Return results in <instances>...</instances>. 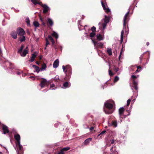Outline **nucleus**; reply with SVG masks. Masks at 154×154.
I'll return each instance as SVG.
<instances>
[{
  "label": "nucleus",
  "mask_w": 154,
  "mask_h": 154,
  "mask_svg": "<svg viewBox=\"0 0 154 154\" xmlns=\"http://www.w3.org/2000/svg\"><path fill=\"white\" fill-rule=\"evenodd\" d=\"M63 71L66 74V76L64 79L67 81L70 78L72 74V69L69 65H67L65 67L64 65L62 66Z\"/></svg>",
  "instance_id": "nucleus-1"
},
{
  "label": "nucleus",
  "mask_w": 154,
  "mask_h": 154,
  "mask_svg": "<svg viewBox=\"0 0 154 154\" xmlns=\"http://www.w3.org/2000/svg\"><path fill=\"white\" fill-rule=\"evenodd\" d=\"M105 106L106 108L104 109V111L107 114H110L113 113V104L108 102H106L105 103Z\"/></svg>",
  "instance_id": "nucleus-2"
},
{
  "label": "nucleus",
  "mask_w": 154,
  "mask_h": 154,
  "mask_svg": "<svg viewBox=\"0 0 154 154\" xmlns=\"http://www.w3.org/2000/svg\"><path fill=\"white\" fill-rule=\"evenodd\" d=\"M14 138L17 141L16 144L18 154H19V151L21 150L23 148L22 146L20 145V136L19 134H16L14 135Z\"/></svg>",
  "instance_id": "nucleus-3"
},
{
  "label": "nucleus",
  "mask_w": 154,
  "mask_h": 154,
  "mask_svg": "<svg viewBox=\"0 0 154 154\" xmlns=\"http://www.w3.org/2000/svg\"><path fill=\"white\" fill-rule=\"evenodd\" d=\"M95 47L97 49L98 48H102L103 46V44L102 43L98 42L97 41L94 40H92Z\"/></svg>",
  "instance_id": "nucleus-4"
},
{
  "label": "nucleus",
  "mask_w": 154,
  "mask_h": 154,
  "mask_svg": "<svg viewBox=\"0 0 154 154\" xmlns=\"http://www.w3.org/2000/svg\"><path fill=\"white\" fill-rule=\"evenodd\" d=\"M129 11H128V12L126 13L124 16V20H123V26L124 27H125L126 25L127 22L129 20Z\"/></svg>",
  "instance_id": "nucleus-5"
},
{
  "label": "nucleus",
  "mask_w": 154,
  "mask_h": 154,
  "mask_svg": "<svg viewBox=\"0 0 154 154\" xmlns=\"http://www.w3.org/2000/svg\"><path fill=\"white\" fill-rule=\"evenodd\" d=\"M102 6L105 11L108 13L110 11L109 9L108 8H106V6H107V5L106 2H103V1H101Z\"/></svg>",
  "instance_id": "nucleus-6"
},
{
  "label": "nucleus",
  "mask_w": 154,
  "mask_h": 154,
  "mask_svg": "<svg viewBox=\"0 0 154 154\" xmlns=\"http://www.w3.org/2000/svg\"><path fill=\"white\" fill-rule=\"evenodd\" d=\"M17 32L18 35L20 36H23L25 34V32L21 28L18 29L17 30Z\"/></svg>",
  "instance_id": "nucleus-7"
},
{
  "label": "nucleus",
  "mask_w": 154,
  "mask_h": 154,
  "mask_svg": "<svg viewBox=\"0 0 154 154\" xmlns=\"http://www.w3.org/2000/svg\"><path fill=\"white\" fill-rule=\"evenodd\" d=\"M70 149V147H67L63 148L57 153V154H64V152Z\"/></svg>",
  "instance_id": "nucleus-8"
},
{
  "label": "nucleus",
  "mask_w": 154,
  "mask_h": 154,
  "mask_svg": "<svg viewBox=\"0 0 154 154\" xmlns=\"http://www.w3.org/2000/svg\"><path fill=\"white\" fill-rule=\"evenodd\" d=\"M47 84V80L45 79H42V80L41 82V83L39 84L42 88L45 87Z\"/></svg>",
  "instance_id": "nucleus-9"
},
{
  "label": "nucleus",
  "mask_w": 154,
  "mask_h": 154,
  "mask_svg": "<svg viewBox=\"0 0 154 154\" xmlns=\"http://www.w3.org/2000/svg\"><path fill=\"white\" fill-rule=\"evenodd\" d=\"M92 138H88L85 140L84 142L82 144V146H85V145H88L90 143V142L91 141Z\"/></svg>",
  "instance_id": "nucleus-10"
},
{
  "label": "nucleus",
  "mask_w": 154,
  "mask_h": 154,
  "mask_svg": "<svg viewBox=\"0 0 154 154\" xmlns=\"http://www.w3.org/2000/svg\"><path fill=\"white\" fill-rule=\"evenodd\" d=\"M43 8V12L45 14L48 11V6L45 5L43 4L42 3L40 5Z\"/></svg>",
  "instance_id": "nucleus-11"
},
{
  "label": "nucleus",
  "mask_w": 154,
  "mask_h": 154,
  "mask_svg": "<svg viewBox=\"0 0 154 154\" xmlns=\"http://www.w3.org/2000/svg\"><path fill=\"white\" fill-rule=\"evenodd\" d=\"M37 54L38 53L36 52H35L33 54H32L31 57V59L29 60V61L31 62H33L34 60L35 57L37 56Z\"/></svg>",
  "instance_id": "nucleus-12"
},
{
  "label": "nucleus",
  "mask_w": 154,
  "mask_h": 154,
  "mask_svg": "<svg viewBox=\"0 0 154 154\" xmlns=\"http://www.w3.org/2000/svg\"><path fill=\"white\" fill-rule=\"evenodd\" d=\"M26 47V49H24L23 52H21L20 54V56L22 57H25L28 53V50Z\"/></svg>",
  "instance_id": "nucleus-13"
},
{
  "label": "nucleus",
  "mask_w": 154,
  "mask_h": 154,
  "mask_svg": "<svg viewBox=\"0 0 154 154\" xmlns=\"http://www.w3.org/2000/svg\"><path fill=\"white\" fill-rule=\"evenodd\" d=\"M49 40L51 41V42L52 46L54 48H56L55 41L53 38L50 35H49Z\"/></svg>",
  "instance_id": "nucleus-14"
},
{
  "label": "nucleus",
  "mask_w": 154,
  "mask_h": 154,
  "mask_svg": "<svg viewBox=\"0 0 154 154\" xmlns=\"http://www.w3.org/2000/svg\"><path fill=\"white\" fill-rule=\"evenodd\" d=\"M137 83L134 79L133 80L132 87L134 88L136 90H137Z\"/></svg>",
  "instance_id": "nucleus-15"
},
{
  "label": "nucleus",
  "mask_w": 154,
  "mask_h": 154,
  "mask_svg": "<svg viewBox=\"0 0 154 154\" xmlns=\"http://www.w3.org/2000/svg\"><path fill=\"white\" fill-rule=\"evenodd\" d=\"M59 61L58 59H57L54 62L53 64V67L54 68H57V67L59 65Z\"/></svg>",
  "instance_id": "nucleus-16"
},
{
  "label": "nucleus",
  "mask_w": 154,
  "mask_h": 154,
  "mask_svg": "<svg viewBox=\"0 0 154 154\" xmlns=\"http://www.w3.org/2000/svg\"><path fill=\"white\" fill-rule=\"evenodd\" d=\"M2 129L3 131L4 134H6L9 132L8 127L5 125L2 126Z\"/></svg>",
  "instance_id": "nucleus-17"
},
{
  "label": "nucleus",
  "mask_w": 154,
  "mask_h": 154,
  "mask_svg": "<svg viewBox=\"0 0 154 154\" xmlns=\"http://www.w3.org/2000/svg\"><path fill=\"white\" fill-rule=\"evenodd\" d=\"M64 80L66 81V82H64L63 84V87L65 88H68L70 86V83H69L68 82V81H69V79L68 80H66L64 79Z\"/></svg>",
  "instance_id": "nucleus-18"
},
{
  "label": "nucleus",
  "mask_w": 154,
  "mask_h": 154,
  "mask_svg": "<svg viewBox=\"0 0 154 154\" xmlns=\"http://www.w3.org/2000/svg\"><path fill=\"white\" fill-rule=\"evenodd\" d=\"M125 109L123 107L120 108L119 109V113L120 116L122 117V116H123V112L124 111Z\"/></svg>",
  "instance_id": "nucleus-19"
},
{
  "label": "nucleus",
  "mask_w": 154,
  "mask_h": 154,
  "mask_svg": "<svg viewBox=\"0 0 154 154\" xmlns=\"http://www.w3.org/2000/svg\"><path fill=\"white\" fill-rule=\"evenodd\" d=\"M97 40L101 41L103 39V37L100 34H97L96 35Z\"/></svg>",
  "instance_id": "nucleus-20"
},
{
  "label": "nucleus",
  "mask_w": 154,
  "mask_h": 154,
  "mask_svg": "<svg viewBox=\"0 0 154 154\" xmlns=\"http://www.w3.org/2000/svg\"><path fill=\"white\" fill-rule=\"evenodd\" d=\"M31 1L35 5L38 4L41 5L42 3L41 2H39L38 0H31Z\"/></svg>",
  "instance_id": "nucleus-21"
},
{
  "label": "nucleus",
  "mask_w": 154,
  "mask_h": 154,
  "mask_svg": "<svg viewBox=\"0 0 154 154\" xmlns=\"http://www.w3.org/2000/svg\"><path fill=\"white\" fill-rule=\"evenodd\" d=\"M124 32L123 30H122L121 32V39L120 41V43L122 44L123 41V35H124Z\"/></svg>",
  "instance_id": "nucleus-22"
},
{
  "label": "nucleus",
  "mask_w": 154,
  "mask_h": 154,
  "mask_svg": "<svg viewBox=\"0 0 154 154\" xmlns=\"http://www.w3.org/2000/svg\"><path fill=\"white\" fill-rule=\"evenodd\" d=\"M32 66L33 68H34L36 72L37 73H38L40 71V69L38 67L35 65H33Z\"/></svg>",
  "instance_id": "nucleus-23"
},
{
  "label": "nucleus",
  "mask_w": 154,
  "mask_h": 154,
  "mask_svg": "<svg viewBox=\"0 0 154 154\" xmlns=\"http://www.w3.org/2000/svg\"><path fill=\"white\" fill-rule=\"evenodd\" d=\"M54 24L53 21L51 19L49 18V29H51L49 26H52Z\"/></svg>",
  "instance_id": "nucleus-24"
},
{
  "label": "nucleus",
  "mask_w": 154,
  "mask_h": 154,
  "mask_svg": "<svg viewBox=\"0 0 154 154\" xmlns=\"http://www.w3.org/2000/svg\"><path fill=\"white\" fill-rule=\"evenodd\" d=\"M51 35L54 37L56 39L58 38V35L55 32L53 31V32L51 34Z\"/></svg>",
  "instance_id": "nucleus-25"
},
{
  "label": "nucleus",
  "mask_w": 154,
  "mask_h": 154,
  "mask_svg": "<svg viewBox=\"0 0 154 154\" xmlns=\"http://www.w3.org/2000/svg\"><path fill=\"white\" fill-rule=\"evenodd\" d=\"M12 37L14 39H16L17 38V34L15 32H12L11 34Z\"/></svg>",
  "instance_id": "nucleus-26"
},
{
  "label": "nucleus",
  "mask_w": 154,
  "mask_h": 154,
  "mask_svg": "<svg viewBox=\"0 0 154 154\" xmlns=\"http://www.w3.org/2000/svg\"><path fill=\"white\" fill-rule=\"evenodd\" d=\"M113 149L114 148L112 146L110 149V151L112 152V153H116V154H117V152L116 151V149L115 148L114 149Z\"/></svg>",
  "instance_id": "nucleus-27"
},
{
  "label": "nucleus",
  "mask_w": 154,
  "mask_h": 154,
  "mask_svg": "<svg viewBox=\"0 0 154 154\" xmlns=\"http://www.w3.org/2000/svg\"><path fill=\"white\" fill-rule=\"evenodd\" d=\"M104 22L108 23L109 21V17L107 16H105V18L104 19Z\"/></svg>",
  "instance_id": "nucleus-28"
},
{
  "label": "nucleus",
  "mask_w": 154,
  "mask_h": 154,
  "mask_svg": "<svg viewBox=\"0 0 154 154\" xmlns=\"http://www.w3.org/2000/svg\"><path fill=\"white\" fill-rule=\"evenodd\" d=\"M46 65L44 63L42 65V67L40 69V70L41 71H43V70H45L46 69Z\"/></svg>",
  "instance_id": "nucleus-29"
},
{
  "label": "nucleus",
  "mask_w": 154,
  "mask_h": 154,
  "mask_svg": "<svg viewBox=\"0 0 154 154\" xmlns=\"http://www.w3.org/2000/svg\"><path fill=\"white\" fill-rule=\"evenodd\" d=\"M21 37H20V41L22 42H23L25 40V37L24 36V35L23 36H21Z\"/></svg>",
  "instance_id": "nucleus-30"
},
{
  "label": "nucleus",
  "mask_w": 154,
  "mask_h": 154,
  "mask_svg": "<svg viewBox=\"0 0 154 154\" xmlns=\"http://www.w3.org/2000/svg\"><path fill=\"white\" fill-rule=\"evenodd\" d=\"M107 52L109 56L111 55L112 54V50L111 49L108 48L107 49Z\"/></svg>",
  "instance_id": "nucleus-31"
},
{
  "label": "nucleus",
  "mask_w": 154,
  "mask_h": 154,
  "mask_svg": "<svg viewBox=\"0 0 154 154\" xmlns=\"http://www.w3.org/2000/svg\"><path fill=\"white\" fill-rule=\"evenodd\" d=\"M24 48V46L23 45L21 46L20 48L18 50L17 52L18 53L20 54V53L22 52V51L23 50V48Z\"/></svg>",
  "instance_id": "nucleus-32"
},
{
  "label": "nucleus",
  "mask_w": 154,
  "mask_h": 154,
  "mask_svg": "<svg viewBox=\"0 0 154 154\" xmlns=\"http://www.w3.org/2000/svg\"><path fill=\"white\" fill-rule=\"evenodd\" d=\"M54 80L56 82H58L59 81H60V80L59 79V76L58 75H57L55 77L54 79Z\"/></svg>",
  "instance_id": "nucleus-33"
},
{
  "label": "nucleus",
  "mask_w": 154,
  "mask_h": 154,
  "mask_svg": "<svg viewBox=\"0 0 154 154\" xmlns=\"http://www.w3.org/2000/svg\"><path fill=\"white\" fill-rule=\"evenodd\" d=\"M106 132V130H104L100 134H98L97 136V138H99L100 136L103 135L105 134Z\"/></svg>",
  "instance_id": "nucleus-34"
},
{
  "label": "nucleus",
  "mask_w": 154,
  "mask_h": 154,
  "mask_svg": "<svg viewBox=\"0 0 154 154\" xmlns=\"http://www.w3.org/2000/svg\"><path fill=\"white\" fill-rule=\"evenodd\" d=\"M33 24L35 27H38L39 26V24L38 23L37 21H34L33 22Z\"/></svg>",
  "instance_id": "nucleus-35"
},
{
  "label": "nucleus",
  "mask_w": 154,
  "mask_h": 154,
  "mask_svg": "<svg viewBox=\"0 0 154 154\" xmlns=\"http://www.w3.org/2000/svg\"><path fill=\"white\" fill-rule=\"evenodd\" d=\"M107 23H106V22H104V23L102 24V26L103 27L102 29L103 30L105 28L106 26Z\"/></svg>",
  "instance_id": "nucleus-36"
},
{
  "label": "nucleus",
  "mask_w": 154,
  "mask_h": 154,
  "mask_svg": "<svg viewBox=\"0 0 154 154\" xmlns=\"http://www.w3.org/2000/svg\"><path fill=\"white\" fill-rule=\"evenodd\" d=\"M112 125L115 127L117 126V123L116 121H113L112 122Z\"/></svg>",
  "instance_id": "nucleus-37"
},
{
  "label": "nucleus",
  "mask_w": 154,
  "mask_h": 154,
  "mask_svg": "<svg viewBox=\"0 0 154 154\" xmlns=\"http://www.w3.org/2000/svg\"><path fill=\"white\" fill-rule=\"evenodd\" d=\"M95 35V33L94 32H92L90 34V36L91 37H93Z\"/></svg>",
  "instance_id": "nucleus-38"
},
{
  "label": "nucleus",
  "mask_w": 154,
  "mask_h": 154,
  "mask_svg": "<svg viewBox=\"0 0 154 154\" xmlns=\"http://www.w3.org/2000/svg\"><path fill=\"white\" fill-rule=\"evenodd\" d=\"M137 69L136 70V72H136V73H137V72H139L140 71V70H138L139 69H141V67L140 66H137Z\"/></svg>",
  "instance_id": "nucleus-39"
},
{
  "label": "nucleus",
  "mask_w": 154,
  "mask_h": 154,
  "mask_svg": "<svg viewBox=\"0 0 154 154\" xmlns=\"http://www.w3.org/2000/svg\"><path fill=\"white\" fill-rule=\"evenodd\" d=\"M119 80V78L117 76H116L115 77L114 82H117Z\"/></svg>",
  "instance_id": "nucleus-40"
},
{
  "label": "nucleus",
  "mask_w": 154,
  "mask_h": 154,
  "mask_svg": "<svg viewBox=\"0 0 154 154\" xmlns=\"http://www.w3.org/2000/svg\"><path fill=\"white\" fill-rule=\"evenodd\" d=\"M26 22L27 24L28 25H30V21L29 19L28 18H27L26 20Z\"/></svg>",
  "instance_id": "nucleus-41"
},
{
  "label": "nucleus",
  "mask_w": 154,
  "mask_h": 154,
  "mask_svg": "<svg viewBox=\"0 0 154 154\" xmlns=\"http://www.w3.org/2000/svg\"><path fill=\"white\" fill-rule=\"evenodd\" d=\"M131 100L130 99H129L127 101V106H129V104L130 103Z\"/></svg>",
  "instance_id": "nucleus-42"
},
{
  "label": "nucleus",
  "mask_w": 154,
  "mask_h": 154,
  "mask_svg": "<svg viewBox=\"0 0 154 154\" xmlns=\"http://www.w3.org/2000/svg\"><path fill=\"white\" fill-rule=\"evenodd\" d=\"M91 31H92V32H95L96 31V28H95V27H94V26H92L91 28Z\"/></svg>",
  "instance_id": "nucleus-43"
},
{
  "label": "nucleus",
  "mask_w": 154,
  "mask_h": 154,
  "mask_svg": "<svg viewBox=\"0 0 154 154\" xmlns=\"http://www.w3.org/2000/svg\"><path fill=\"white\" fill-rule=\"evenodd\" d=\"M109 74L110 76H113L114 74L110 69L109 70Z\"/></svg>",
  "instance_id": "nucleus-44"
},
{
  "label": "nucleus",
  "mask_w": 154,
  "mask_h": 154,
  "mask_svg": "<svg viewBox=\"0 0 154 154\" xmlns=\"http://www.w3.org/2000/svg\"><path fill=\"white\" fill-rule=\"evenodd\" d=\"M113 69L115 71V72H116L118 71L119 70V68H116V67L115 66H114Z\"/></svg>",
  "instance_id": "nucleus-45"
},
{
  "label": "nucleus",
  "mask_w": 154,
  "mask_h": 154,
  "mask_svg": "<svg viewBox=\"0 0 154 154\" xmlns=\"http://www.w3.org/2000/svg\"><path fill=\"white\" fill-rule=\"evenodd\" d=\"M144 55V54H143L140 56V62H142V59Z\"/></svg>",
  "instance_id": "nucleus-46"
},
{
  "label": "nucleus",
  "mask_w": 154,
  "mask_h": 154,
  "mask_svg": "<svg viewBox=\"0 0 154 154\" xmlns=\"http://www.w3.org/2000/svg\"><path fill=\"white\" fill-rule=\"evenodd\" d=\"M127 111L128 112V114H127V115H124V118H125L127 116H129L130 115V112L129 111V110H128Z\"/></svg>",
  "instance_id": "nucleus-47"
},
{
  "label": "nucleus",
  "mask_w": 154,
  "mask_h": 154,
  "mask_svg": "<svg viewBox=\"0 0 154 154\" xmlns=\"http://www.w3.org/2000/svg\"><path fill=\"white\" fill-rule=\"evenodd\" d=\"M111 144H113L115 142V140L114 139L110 140V141Z\"/></svg>",
  "instance_id": "nucleus-48"
},
{
  "label": "nucleus",
  "mask_w": 154,
  "mask_h": 154,
  "mask_svg": "<svg viewBox=\"0 0 154 154\" xmlns=\"http://www.w3.org/2000/svg\"><path fill=\"white\" fill-rule=\"evenodd\" d=\"M122 49L121 50V51L120 52L119 55V60L120 59L121 56L122 54Z\"/></svg>",
  "instance_id": "nucleus-49"
},
{
  "label": "nucleus",
  "mask_w": 154,
  "mask_h": 154,
  "mask_svg": "<svg viewBox=\"0 0 154 154\" xmlns=\"http://www.w3.org/2000/svg\"><path fill=\"white\" fill-rule=\"evenodd\" d=\"M45 39H46V47H47L48 44V39L47 38H45Z\"/></svg>",
  "instance_id": "nucleus-50"
},
{
  "label": "nucleus",
  "mask_w": 154,
  "mask_h": 154,
  "mask_svg": "<svg viewBox=\"0 0 154 154\" xmlns=\"http://www.w3.org/2000/svg\"><path fill=\"white\" fill-rule=\"evenodd\" d=\"M131 78L133 79H135L137 78V77L134 75H132L131 76Z\"/></svg>",
  "instance_id": "nucleus-51"
},
{
  "label": "nucleus",
  "mask_w": 154,
  "mask_h": 154,
  "mask_svg": "<svg viewBox=\"0 0 154 154\" xmlns=\"http://www.w3.org/2000/svg\"><path fill=\"white\" fill-rule=\"evenodd\" d=\"M54 86H55V85L53 84L50 85L51 88H52L53 87H54Z\"/></svg>",
  "instance_id": "nucleus-52"
},
{
  "label": "nucleus",
  "mask_w": 154,
  "mask_h": 154,
  "mask_svg": "<svg viewBox=\"0 0 154 154\" xmlns=\"http://www.w3.org/2000/svg\"><path fill=\"white\" fill-rule=\"evenodd\" d=\"M94 129V127H91L90 128V131H92V130H93Z\"/></svg>",
  "instance_id": "nucleus-53"
},
{
  "label": "nucleus",
  "mask_w": 154,
  "mask_h": 154,
  "mask_svg": "<svg viewBox=\"0 0 154 154\" xmlns=\"http://www.w3.org/2000/svg\"><path fill=\"white\" fill-rule=\"evenodd\" d=\"M39 17L40 18V20H41L42 22L43 21V20H42V18L41 16L40 15H39Z\"/></svg>",
  "instance_id": "nucleus-54"
},
{
  "label": "nucleus",
  "mask_w": 154,
  "mask_h": 154,
  "mask_svg": "<svg viewBox=\"0 0 154 154\" xmlns=\"http://www.w3.org/2000/svg\"><path fill=\"white\" fill-rule=\"evenodd\" d=\"M149 42H146V45L147 46H148L149 45Z\"/></svg>",
  "instance_id": "nucleus-55"
},
{
  "label": "nucleus",
  "mask_w": 154,
  "mask_h": 154,
  "mask_svg": "<svg viewBox=\"0 0 154 154\" xmlns=\"http://www.w3.org/2000/svg\"><path fill=\"white\" fill-rule=\"evenodd\" d=\"M102 135H100V136L98 138L99 139L102 138Z\"/></svg>",
  "instance_id": "nucleus-56"
},
{
  "label": "nucleus",
  "mask_w": 154,
  "mask_h": 154,
  "mask_svg": "<svg viewBox=\"0 0 154 154\" xmlns=\"http://www.w3.org/2000/svg\"><path fill=\"white\" fill-rule=\"evenodd\" d=\"M17 73L18 75H20V72H17Z\"/></svg>",
  "instance_id": "nucleus-57"
},
{
  "label": "nucleus",
  "mask_w": 154,
  "mask_h": 154,
  "mask_svg": "<svg viewBox=\"0 0 154 154\" xmlns=\"http://www.w3.org/2000/svg\"><path fill=\"white\" fill-rule=\"evenodd\" d=\"M101 1H103V2H106V0H101Z\"/></svg>",
  "instance_id": "nucleus-58"
},
{
  "label": "nucleus",
  "mask_w": 154,
  "mask_h": 154,
  "mask_svg": "<svg viewBox=\"0 0 154 154\" xmlns=\"http://www.w3.org/2000/svg\"><path fill=\"white\" fill-rule=\"evenodd\" d=\"M30 78H33V79H34V78L33 77H32V76H30Z\"/></svg>",
  "instance_id": "nucleus-59"
},
{
  "label": "nucleus",
  "mask_w": 154,
  "mask_h": 154,
  "mask_svg": "<svg viewBox=\"0 0 154 154\" xmlns=\"http://www.w3.org/2000/svg\"><path fill=\"white\" fill-rule=\"evenodd\" d=\"M134 100H133L132 101V102H134Z\"/></svg>",
  "instance_id": "nucleus-60"
},
{
  "label": "nucleus",
  "mask_w": 154,
  "mask_h": 154,
  "mask_svg": "<svg viewBox=\"0 0 154 154\" xmlns=\"http://www.w3.org/2000/svg\"><path fill=\"white\" fill-rule=\"evenodd\" d=\"M100 23H100H100H99V24H100Z\"/></svg>",
  "instance_id": "nucleus-61"
},
{
  "label": "nucleus",
  "mask_w": 154,
  "mask_h": 154,
  "mask_svg": "<svg viewBox=\"0 0 154 154\" xmlns=\"http://www.w3.org/2000/svg\"><path fill=\"white\" fill-rule=\"evenodd\" d=\"M41 58H42V57H40V59H41Z\"/></svg>",
  "instance_id": "nucleus-62"
},
{
  "label": "nucleus",
  "mask_w": 154,
  "mask_h": 154,
  "mask_svg": "<svg viewBox=\"0 0 154 154\" xmlns=\"http://www.w3.org/2000/svg\"><path fill=\"white\" fill-rule=\"evenodd\" d=\"M37 64H39V63H37Z\"/></svg>",
  "instance_id": "nucleus-63"
},
{
  "label": "nucleus",
  "mask_w": 154,
  "mask_h": 154,
  "mask_svg": "<svg viewBox=\"0 0 154 154\" xmlns=\"http://www.w3.org/2000/svg\"><path fill=\"white\" fill-rule=\"evenodd\" d=\"M48 83H49H49H50V82H49V81Z\"/></svg>",
  "instance_id": "nucleus-64"
}]
</instances>
